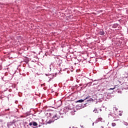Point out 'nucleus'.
<instances>
[{"label": "nucleus", "mask_w": 128, "mask_h": 128, "mask_svg": "<svg viewBox=\"0 0 128 128\" xmlns=\"http://www.w3.org/2000/svg\"><path fill=\"white\" fill-rule=\"evenodd\" d=\"M48 112H52V110H48Z\"/></svg>", "instance_id": "nucleus-24"}, {"label": "nucleus", "mask_w": 128, "mask_h": 128, "mask_svg": "<svg viewBox=\"0 0 128 128\" xmlns=\"http://www.w3.org/2000/svg\"><path fill=\"white\" fill-rule=\"evenodd\" d=\"M52 121L49 120L48 122H47V124H52Z\"/></svg>", "instance_id": "nucleus-18"}, {"label": "nucleus", "mask_w": 128, "mask_h": 128, "mask_svg": "<svg viewBox=\"0 0 128 128\" xmlns=\"http://www.w3.org/2000/svg\"><path fill=\"white\" fill-rule=\"evenodd\" d=\"M77 128L76 127H72V128Z\"/></svg>", "instance_id": "nucleus-25"}, {"label": "nucleus", "mask_w": 128, "mask_h": 128, "mask_svg": "<svg viewBox=\"0 0 128 128\" xmlns=\"http://www.w3.org/2000/svg\"><path fill=\"white\" fill-rule=\"evenodd\" d=\"M50 70H49V72H51L52 70H54V64H51L50 66Z\"/></svg>", "instance_id": "nucleus-4"}, {"label": "nucleus", "mask_w": 128, "mask_h": 128, "mask_svg": "<svg viewBox=\"0 0 128 128\" xmlns=\"http://www.w3.org/2000/svg\"><path fill=\"white\" fill-rule=\"evenodd\" d=\"M29 125H30V126H32V122H30V123L29 124Z\"/></svg>", "instance_id": "nucleus-22"}, {"label": "nucleus", "mask_w": 128, "mask_h": 128, "mask_svg": "<svg viewBox=\"0 0 128 128\" xmlns=\"http://www.w3.org/2000/svg\"><path fill=\"white\" fill-rule=\"evenodd\" d=\"M54 120H56V118H54Z\"/></svg>", "instance_id": "nucleus-29"}, {"label": "nucleus", "mask_w": 128, "mask_h": 128, "mask_svg": "<svg viewBox=\"0 0 128 128\" xmlns=\"http://www.w3.org/2000/svg\"><path fill=\"white\" fill-rule=\"evenodd\" d=\"M118 24H114L112 26L113 28H118Z\"/></svg>", "instance_id": "nucleus-5"}, {"label": "nucleus", "mask_w": 128, "mask_h": 128, "mask_svg": "<svg viewBox=\"0 0 128 128\" xmlns=\"http://www.w3.org/2000/svg\"><path fill=\"white\" fill-rule=\"evenodd\" d=\"M98 108H95L93 112H98Z\"/></svg>", "instance_id": "nucleus-11"}, {"label": "nucleus", "mask_w": 128, "mask_h": 128, "mask_svg": "<svg viewBox=\"0 0 128 128\" xmlns=\"http://www.w3.org/2000/svg\"><path fill=\"white\" fill-rule=\"evenodd\" d=\"M82 106H81V108H84V106H86V104H82Z\"/></svg>", "instance_id": "nucleus-13"}, {"label": "nucleus", "mask_w": 128, "mask_h": 128, "mask_svg": "<svg viewBox=\"0 0 128 128\" xmlns=\"http://www.w3.org/2000/svg\"><path fill=\"white\" fill-rule=\"evenodd\" d=\"M20 118H24V116H20Z\"/></svg>", "instance_id": "nucleus-23"}, {"label": "nucleus", "mask_w": 128, "mask_h": 128, "mask_svg": "<svg viewBox=\"0 0 128 128\" xmlns=\"http://www.w3.org/2000/svg\"><path fill=\"white\" fill-rule=\"evenodd\" d=\"M102 118H98V122H102Z\"/></svg>", "instance_id": "nucleus-14"}, {"label": "nucleus", "mask_w": 128, "mask_h": 128, "mask_svg": "<svg viewBox=\"0 0 128 128\" xmlns=\"http://www.w3.org/2000/svg\"><path fill=\"white\" fill-rule=\"evenodd\" d=\"M92 82H89L86 84L87 86H92Z\"/></svg>", "instance_id": "nucleus-8"}, {"label": "nucleus", "mask_w": 128, "mask_h": 128, "mask_svg": "<svg viewBox=\"0 0 128 128\" xmlns=\"http://www.w3.org/2000/svg\"><path fill=\"white\" fill-rule=\"evenodd\" d=\"M48 113H46V115L48 116Z\"/></svg>", "instance_id": "nucleus-26"}, {"label": "nucleus", "mask_w": 128, "mask_h": 128, "mask_svg": "<svg viewBox=\"0 0 128 128\" xmlns=\"http://www.w3.org/2000/svg\"><path fill=\"white\" fill-rule=\"evenodd\" d=\"M112 126H116V123H114V122H112Z\"/></svg>", "instance_id": "nucleus-15"}, {"label": "nucleus", "mask_w": 128, "mask_h": 128, "mask_svg": "<svg viewBox=\"0 0 128 128\" xmlns=\"http://www.w3.org/2000/svg\"><path fill=\"white\" fill-rule=\"evenodd\" d=\"M32 124L34 126H38V123H36V122H33Z\"/></svg>", "instance_id": "nucleus-9"}, {"label": "nucleus", "mask_w": 128, "mask_h": 128, "mask_svg": "<svg viewBox=\"0 0 128 128\" xmlns=\"http://www.w3.org/2000/svg\"><path fill=\"white\" fill-rule=\"evenodd\" d=\"M113 110H114V112H118V108H113Z\"/></svg>", "instance_id": "nucleus-10"}, {"label": "nucleus", "mask_w": 128, "mask_h": 128, "mask_svg": "<svg viewBox=\"0 0 128 128\" xmlns=\"http://www.w3.org/2000/svg\"><path fill=\"white\" fill-rule=\"evenodd\" d=\"M115 116H116L118 118V116H122V113H117V114H115Z\"/></svg>", "instance_id": "nucleus-7"}, {"label": "nucleus", "mask_w": 128, "mask_h": 128, "mask_svg": "<svg viewBox=\"0 0 128 128\" xmlns=\"http://www.w3.org/2000/svg\"><path fill=\"white\" fill-rule=\"evenodd\" d=\"M98 112H102V109L98 108Z\"/></svg>", "instance_id": "nucleus-20"}, {"label": "nucleus", "mask_w": 128, "mask_h": 128, "mask_svg": "<svg viewBox=\"0 0 128 128\" xmlns=\"http://www.w3.org/2000/svg\"><path fill=\"white\" fill-rule=\"evenodd\" d=\"M114 88H110L109 89V90H114Z\"/></svg>", "instance_id": "nucleus-19"}, {"label": "nucleus", "mask_w": 128, "mask_h": 128, "mask_svg": "<svg viewBox=\"0 0 128 128\" xmlns=\"http://www.w3.org/2000/svg\"><path fill=\"white\" fill-rule=\"evenodd\" d=\"M84 102V99L78 100L76 102Z\"/></svg>", "instance_id": "nucleus-6"}, {"label": "nucleus", "mask_w": 128, "mask_h": 128, "mask_svg": "<svg viewBox=\"0 0 128 128\" xmlns=\"http://www.w3.org/2000/svg\"><path fill=\"white\" fill-rule=\"evenodd\" d=\"M98 34H100V36H104V31L102 30H100L98 32Z\"/></svg>", "instance_id": "nucleus-1"}, {"label": "nucleus", "mask_w": 128, "mask_h": 128, "mask_svg": "<svg viewBox=\"0 0 128 128\" xmlns=\"http://www.w3.org/2000/svg\"><path fill=\"white\" fill-rule=\"evenodd\" d=\"M54 75L52 74H50V76L48 77V78H50L48 82H50V80H52V78H54Z\"/></svg>", "instance_id": "nucleus-3"}, {"label": "nucleus", "mask_w": 128, "mask_h": 128, "mask_svg": "<svg viewBox=\"0 0 128 128\" xmlns=\"http://www.w3.org/2000/svg\"><path fill=\"white\" fill-rule=\"evenodd\" d=\"M90 98V96H88L86 97V98L84 100H88V98Z\"/></svg>", "instance_id": "nucleus-16"}, {"label": "nucleus", "mask_w": 128, "mask_h": 128, "mask_svg": "<svg viewBox=\"0 0 128 128\" xmlns=\"http://www.w3.org/2000/svg\"><path fill=\"white\" fill-rule=\"evenodd\" d=\"M8 126H12V124H14V123L12 122H10L8 123Z\"/></svg>", "instance_id": "nucleus-12"}, {"label": "nucleus", "mask_w": 128, "mask_h": 128, "mask_svg": "<svg viewBox=\"0 0 128 128\" xmlns=\"http://www.w3.org/2000/svg\"><path fill=\"white\" fill-rule=\"evenodd\" d=\"M92 98H90L89 100H88V102H92Z\"/></svg>", "instance_id": "nucleus-21"}, {"label": "nucleus", "mask_w": 128, "mask_h": 128, "mask_svg": "<svg viewBox=\"0 0 128 128\" xmlns=\"http://www.w3.org/2000/svg\"><path fill=\"white\" fill-rule=\"evenodd\" d=\"M49 116L50 118H56V114L54 115L52 113H49Z\"/></svg>", "instance_id": "nucleus-2"}, {"label": "nucleus", "mask_w": 128, "mask_h": 128, "mask_svg": "<svg viewBox=\"0 0 128 128\" xmlns=\"http://www.w3.org/2000/svg\"><path fill=\"white\" fill-rule=\"evenodd\" d=\"M44 86V84H43Z\"/></svg>", "instance_id": "nucleus-30"}, {"label": "nucleus", "mask_w": 128, "mask_h": 128, "mask_svg": "<svg viewBox=\"0 0 128 128\" xmlns=\"http://www.w3.org/2000/svg\"><path fill=\"white\" fill-rule=\"evenodd\" d=\"M92 126H94V123L92 124Z\"/></svg>", "instance_id": "nucleus-28"}, {"label": "nucleus", "mask_w": 128, "mask_h": 128, "mask_svg": "<svg viewBox=\"0 0 128 128\" xmlns=\"http://www.w3.org/2000/svg\"><path fill=\"white\" fill-rule=\"evenodd\" d=\"M12 123L13 124H16V120H14L12 121Z\"/></svg>", "instance_id": "nucleus-17"}, {"label": "nucleus", "mask_w": 128, "mask_h": 128, "mask_svg": "<svg viewBox=\"0 0 128 128\" xmlns=\"http://www.w3.org/2000/svg\"><path fill=\"white\" fill-rule=\"evenodd\" d=\"M46 76H48V74H46Z\"/></svg>", "instance_id": "nucleus-27"}]
</instances>
